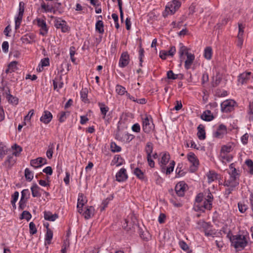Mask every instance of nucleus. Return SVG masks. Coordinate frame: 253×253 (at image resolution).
<instances>
[{
    "mask_svg": "<svg viewBox=\"0 0 253 253\" xmlns=\"http://www.w3.org/2000/svg\"><path fill=\"white\" fill-rule=\"evenodd\" d=\"M24 10H25L24 3L22 1H21L19 2V11H18V14L23 15V14L24 12Z\"/></svg>",
    "mask_w": 253,
    "mask_h": 253,
    "instance_id": "774afa93",
    "label": "nucleus"
},
{
    "mask_svg": "<svg viewBox=\"0 0 253 253\" xmlns=\"http://www.w3.org/2000/svg\"><path fill=\"white\" fill-rule=\"evenodd\" d=\"M31 217V214L28 211H24L21 215L20 219H25L27 221H29Z\"/></svg>",
    "mask_w": 253,
    "mask_h": 253,
    "instance_id": "3c124183",
    "label": "nucleus"
},
{
    "mask_svg": "<svg viewBox=\"0 0 253 253\" xmlns=\"http://www.w3.org/2000/svg\"><path fill=\"white\" fill-rule=\"evenodd\" d=\"M7 153V149L6 147L0 144V158L2 159Z\"/></svg>",
    "mask_w": 253,
    "mask_h": 253,
    "instance_id": "603ef678",
    "label": "nucleus"
},
{
    "mask_svg": "<svg viewBox=\"0 0 253 253\" xmlns=\"http://www.w3.org/2000/svg\"><path fill=\"white\" fill-rule=\"evenodd\" d=\"M37 25L40 28V34L42 36H45L48 32V28L44 20L37 18Z\"/></svg>",
    "mask_w": 253,
    "mask_h": 253,
    "instance_id": "423d86ee",
    "label": "nucleus"
},
{
    "mask_svg": "<svg viewBox=\"0 0 253 253\" xmlns=\"http://www.w3.org/2000/svg\"><path fill=\"white\" fill-rule=\"evenodd\" d=\"M186 185L183 182H179L175 187V190L176 194L180 197L183 196Z\"/></svg>",
    "mask_w": 253,
    "mask_h": 253,
    "instance_id": "2eb2a0df",
    "label": "nucleus"
},
{
    "mask_svg": "<svg viewBox=\"0 0 253 253\" xmlns=\"http://www.w3.org/2000/svg\"><path fill=\"white\" fill-rule=\"evenodd\" d=\"M98 105L100 108L101 113L102 115V118L105 119L107 113L109 110V107L103 102H98Z\"/></svg>",
    "mask_w": 253,
    "mask_h": 253,
    "instance_id": "a878e982",
    "label": "nucleus"
},
{
    "mask_svg": "<svg viewBox=\"0 0 253 253\" xmlns=\"http://www.w3.org/2000/svg\"><path fill=\"white\" fill-rule=\"evenodd\" d=\"M30 197V193L28 189H24L21 192V199L28 200Z\"/></svg>",
    "mask_w": 253,
    "mask_h": 253,
    "instance_id": "a18cd8bd",
    "label": "nucleus"
},
{
    "mask_svg": "<svg viewBox=\"0 0 253 253\" xmlns=\"http://www.w3.org/2000/svg\"><path fill=\"white\" fill-rule=\"evenodd\" d=\"M194 209L196 211H201L202 212H204L205 211L204 209L203 205L199 203H198V204L197 205H194Z\"/></svg>",
    "mask_w": 253,
    "mask_h": 253,
    "instance_id": "338daca9",
    "label": "nucleus"
},
{
    "mask_svg": "<svg viewBox=\"0 0 253 253\" xmlns=\"http://www.w3.org/2000/svg\"><path fill=\"white\" fill-rule=\"evenodd\" d=\"M85 202L84 199L83 194L79 193L78 198L77 208H83Z\"/></svg>",
    "mask_w": 253,
    "mask_h": 253,
    "instance_id": "58836bf2",
    "label": "nucleus"
},
{
    "mask_svg": "<svg viewBox=\"0 0 253 253\" xmlns=\"http://www.w3.org/2000/svg\"><path fill=\"white\" fill-rule=\"evenodd\" d=\"M95 30L99 33L102 34L104 33V24L102 20H98L95 24Z\"/></svg>",
    "mask_w": 253,
    "mask_h": 253,
    "instance_id": "473e14b6",
    "label": "nucleus"
},
{
    "mask_svg": "<svg viewBox=\"0 0 253 253\" xmlns=\"http://www.w3.org/2000/svg\"><path fill=\"white\" fill-rule=\"evenodd\" d=\"M52 119V114L48 111H44L40 118V121L45 124H48Z\"/></svg>",
    "mask_w": 253,
    "mask_h": 253,
    "instance_id": "4468645a",
    "label": "nucleus"
},
{
    "mask_svg": "<svg viewBox=\"0 0 253 253\" xmlns=\"http://www.w3.org/2000/svg\"><path fill=\"white\" fill-rule=\"evenodd\" d=\"M29 231L32 235L36 234L37 232V228L33 222H31L29 224Z\"/></svg>",
    "mask_w": 253,
    "mask_h": 253,
    "instance_id": "6e6d98bb",
    "label": "nucleus"
},
{
    "mask_svg": "<svg viewBox=\"0 0 253 253\" xmlns=\"http://www.w3.org/2000/svg\"><path fill=\"white\" fill-rule=\"evenodd\" d=\"M186 56L187 59L185 61L184 66L186 69L188 70L190 68L191 66L195 59V55L190 53L189 54H187Z\"/></svg>",
    "mask_w": 253,
    "mask_h": 253,
    "instance_id": "4be33fe9",
    "label": "nucleus"
},
{
    "mask_svg": "<svg viewBox=\"0 0 253 253\" xmlns=\"http://www.w3.org/2000/svg\"><path fill=\"white\" fill-rule=\"evenodd\" d=\"M229 177L239 178L240 173L238 172L237 169L235 168L234 163H232L229 165V170L228 171Z\"/></svg>",
    "mask_w": 253,
    "mask_h": 253,
    "instance_id": "6ab92c4d",
    "label": "nucleus"
},
{
    "mask_svg": "<svg viewBox=\"0 0 253 253\" xmlns=\"http://www.w3.org/2000/svg\"><path fill=\"white\" fill-rule=\"evenodd\" d=\"M94 209L93 207H87L85 211L83 213V215L85 219H88L94 214Z\"/></svg>",
    "mask_w": 253,
    "mask_h": 253,
    "instance_id": "cd10ccee",
    "label": "nucleus"
},
{
    "mask_svg": "<svg viewBox=\"0 0 253 253\" xmlns=\"http://www.w3.org/2000/svg\"><path fill=\"white\" fill-rule=\"evenodd\" d=\"M41 7L45 12H51L53 9L52 7H50L48 5H46L44 2H43L41 4Z\"/></svg>",
    "mask_w": 253,
    "mask_h": 253,
    "instance_id": "0e129e2a",
    "label": "nucleus"
},
{
    "mask_svg": "<svg viewBox=\"0 0 253 253\" xmlns=\"http://www.w3.org/2000/svg\"><path fill=\"white\" fill-rule=\"evenodd\" d=\"M197 224L200 228H203L205 235L207 237H214L216 235L215 230L212 229V225L210 222H207L204 220H199Z\"/></svg>",
    "mask_w": 253,
    "mask_h": 253,
    "instance_id": "f03ea898",
    "label": "nucleus"
},
{
    "mask_svg": "<svg viewBox=\"0 0 253 253\" xmlns=\"http://www.w3.org/2000/svg\"><path fill=\"white\" fill-rule=\"evenodd\" d=\"M235 102L233 100H226L221 104V110L222 112L229 113L234 110Z\"/></svg>",
    "mask_w": 253,
    "mask_h": 253,
    "instance_id": "39448f33",
    "label": "nucleus"
},
{
    "mask_svg": "<svg viewBox=\"0 0 253 253\" xmlns=\"http://www.w3.org/2000/svg\"><path fill=\"white\" fill-rule=\"evenodd\" d=\"M239 211L241 213H244L248 209V206L242 203H238V204Z\"/></svg>",
    "mask_w": 253,
    "mask_h": 253,
    "instance_id": "13d9d810",
    "label": "nucleus"
},
{
    "mask_svg": "<svg viewBox=\"0 0 253 253\" xmlns=\"http://www.w3.org/2000/svg\"><path fill=\"white\" fill-rule=\"evenodd\" d=\"M142 119V128L143 131L146 133H150L155 127L151 116L146 115Z\"/></svg>",
    "mask_w": 253,
    "mask_h": 253,
    "instance_id": "7ed1b4c3",
    "label": "nucleus"
},
{
    "mask_svg": "<svg viewBox=\"0 0 253 253\" xmlns=\"http://www.w3.org/2000/svg\"><path fill=\"white\" fill-rule=\"evenodd\" d=\"M54 26L57 29H60L61 31L64 33L69 31V27L67 25L66 22L59 18L55 20Z\"/></svg>",
    "mask_w": 253,
    "mask_h": 253,
    "instance_id": "6e6552de",
    "label": "nucleus"
},
{
    "mask_svg": "<svg viewBox=\"0 0 253 253\" xmlns=\"http://www.w3.org/2000/svg\"><path fill=\"white\" fill-rule=\"evenodd\" d=\"M197 136L200 140H204L206 138V132L205 127L202 125H199L197 127Z\"/></svg>",
    "mask_w": 253,
    "mask_h": 253,
    "instance_id": "b1692460",
    "label": "nucleus"
},
{
    "mask_svg": "<svg viewBox=\"0 0 253 253\" xmlns=\"http://www.w3.org/2000/svg\"><path fill=\"white\" fill-rule=\"evenodd\" d=\"M227 132L226 126L223 125H220L216 130L213 133V136L217 138H222Z\"/></svg>",
    "mask_w": 253,
    "mask_h": 253,
    "instance_id": "1a4fd4ad",
    "label": "nucleus"
},
{
    "mask_svg": "<svg viewBox=\"0 0 253 253\" xmlns=\"http://www.w3.org/2000/svg\"><path fill=\"white\" fill-rule=\"evenodd\" d=\"M239 184V179L236 177H231L224 181L223 185L226 187L235 188Z\"/></svg>",
    "mask_w": 253,
    "mask_h": 253,
    "instance_id": "9d476101",
    "label": "nucleus"
},
{
    "mask_svg": "<svg viewBox=\"0 0 253 253\" xmlns=\"http://www.w3.org/2000/svg\"><path fill=\"white\" fill-rule=\"evenodd\" d=\"M238 28L239 33L238 35V38L241 41V44H242L243 42L242 37L244 34V29L245 28V26L243 25L242 23H238Z\"/></svg>",
    "mask_w": 253,
    "mask_h": 253,
    "instance_id": "c9c22d12",
    "label": "nucleus"
},
{
    "mask_svg": "<svg viewBox=\"0 0 253 253\" xmlns=\"http://www.w3.org/2000/svg\"><path fill=\"white\" fill-rule=\"evenodd\" d=\"M187 159L188 161L192 164L190 167V171L191 172H194L197 169L199 166V160L195 154L193 152H190L187 155Z\"/></svg>",
    "mask_w": 253,
    "mask_h": 253,
    "instance_id": "20e7f679",
    "label": "nucleus"
},
{
    "mask_svg": "<svg viewBox=\"0 0 253 253\" xmlns=\"http://www.w3.org/2000/svg\"><path fill=\"white\" fill-rule=\"evenodd\" d=\"M46 163V159L42 157H39L36 159L32 160L30 162L31 166L35 168H40Z\"/></svg>",
    "mask_w": 253,
    "mask_h": 253,
    "instance_id": "9b49d317",
    "label": "nucleus"
},
{
    "mask_svg": "<svg viewBox=\"0 0 253 253\" xmlns=\"http://www.w3.org/2000/svg\"><path fill=\"white\" fill-rule=\"evenodd\" d=\"M212 54V48L211 46H207L204 50V57L206 59L210 60L211 58Z\"/></svg>",
    "mask_w": 253,
    "mask_h": 253,
    "instance_id": "e433bc0d",
    "label": "nucleus"
},
{
    "mask_svg": "<svg viewBox=\"0 0 253 253\" xmlns=\"http://www.w3.org/2000/svg\"><path fill=\"white\" fill-rule=\"evenodd\" d=\"M11 148L13 150L12 155L16 157L19 156L22 151V148L16 144L12 146Z\"/></svg>",
    "mask_w": 253,
    "mask_h": 253,
    "instance_id": "7c9ffc66",
    "label": "nucleus"
},
{
    "mask_svg": "<svg viewBox=\"0 0 253 253\" xmlns=\"http://www.w3.org/2000/svg\"><path fill=\"white\" fill-rule=\"evenodd\" d=\"M113 197L111 198H107L105 200H103L101 206L100 207V211H104L105 208L107 207L108 203L110 200L112 199Z\"/></svg>",
    "mask_w": 253,
    "mask_h": 253,
    "instance_id": "4d7b16f0",
    "label": "nucleus"
},
{
    "mask_svg": "<svg viewBox=\"0 0 253 253\" xmlns=\"http://www.w3.org/2000/svg\"><path fill=\"white\" fill-rule=\"evenodd\" d=\"M31 190L32 192V195L33 197H41V194L40 192L41 188L36 183L33 184V185L31 187Z\"/></svg>",
    "mask_w": 253,
    "mask_h": 253,
    "instance_id": "393cba45",
    "label": "nucleus"
},
{
    "mask_svg": "<svg viewBox=\"0 0 253 253\" xmlns=\"http://www.w3.org/2000/svg\"><path fill=\"white\" fill-rule=\"evenodd\" d=\"M62 76H57L53 80V88L54 90L57 89V90L63 87V83L62 82Z\"/></svg>",
    "mask_w": 253,
    "mask_h": 253,
    "instance_id": "aec40b11",
    "label": "nucleus"
},
{
    "mask_svg": "<svg viewBox=\"0 0 253 253\" xmlns=\"http://www.w3.org/2000/svg\"><path fill=\"white\" fill-rule=\"evenodd\" d=\"M179 45L180 48L179 49L178 53L179 55V58L181 60L184 54L187 55V54H189L190 53L188 52V49L186 46L183 45L181 43H180Z\"/></svg>",
    "mask_w": 253,
    "mask_h": 253,
    "instance_id": "c756f323",
    "label": "nucleus"
},
{
    "mask_svg": "<svg viewBox=\"0 0 253 253\" xmlns=\"http://www.w3.org/2000/svg\"><path fill=\"white\" fill-rule=\"evenodd\" d=\"M133 174L140 180L145 182H147L148 178L144 173L138 168H136L133 170Z\"/></svg>",
    "mask_w": 253,
    "mask_h": 253,
    "instance_id": "f3484780",
    "label": "nucleus"
},
{
    "mask_svg": "<svg viewBox=\"0 0 253 253\" xmlns=\"http://www.w3.org/2000/svg\"><path fill=\"white\" fill-rule=\"evenodd\" d=\"M23 16V15L18 14V15L16 17H15V28L16 30L19 28L22 20Z\"/></svg>",
    "mask_w": 253,
    "mask_h": 253,
    "instance_id": "49530a36",
    "label": "nucleus"
},
{
    "mask_svg": "<svg viewBox=\"0 0 253 253\" xmlns=\"http://www.w3.org/2000/svg\"><path fill=\"white\" fill-rule=\"evenodd\" d=\"M170 159V156L168 153H165L162 157L161 163L163 165H166Z\"/></svg>",
    "mask_w": 253,
    "mask_h": 253,
    "instance_id": "c03bdc74",
    "label": "nucleus"
},
{
    "mask_svg": "<svg viewBox=\"0 0 253 253\" xmlns=\"http://www.w3.org/2000/svg\"><path fill=\"white\" fill-rule=\"evenodd\" d=\"M28 200H24L20 199V200L19 202V207L18 209L19 210H24L26 207V203L27 202Z\"/></svg>",
    "mask_w": 253,
    "mask_h": 253,
    "instance_id": "69168bd1",
    "label": "nucleus"
},
{
    "mask_svg": "<svg viewBox=\"0 0 253 253\" xmlns=\"http://www.w3.org/2000/svg\"><path fill=\"white\" fill-rule=\"evenodd\" d=\"M167 76V78L169 79H170V80L176 79L177 78H178V76H180L181 78H182V77H183V75L181 74L178 75V74H174L173 72H172V71H171V70H169V71H168Z\"/></svg>",
    "mask_w": 253,
    "mask_h": 253,
    "instance_id": "37998d69",
    "label": "nucleus"
},
{
    "mask_svg": "<svg viewBox=\"0 0 253 253\" xmlns=\"http://www.w3.org/2000/svg\"><path fill=\"white\" fill-rule=\"evenodd\" d=\"M6 98L8 102L10 104L17 105L18 103V99L11 94L8 95V96H6Z\"/></svg>",
    "mask_w": 253,
    "mask_h": 253,
    "instance_id": "79ce46f5",
    "label": "nucleus"
},
{
    "mask_svg": "<svg viewBox=\"0 0 253 253\" xmlns=\"http://www.w3.org/2000/svg\"><path fill=\"white\" fill-rule=\"evenodd\" d=\"M87 93L88 90L86 88H83L80 92L82 100L84 103H88L89 102L88 99H87Z\"/></svg>",
    "mask_w": 253,
    "mask_h": 253,
    "instance_id": "72a5a7b5",
    "label": "nucleus"
},
{
    "mask_svg": "<svg viewBox=\"0 0 253 253\" xmlns=\"http://www.w3.org/2000/svg\"><path fill=\"white\" fill-rule=\"evenodd\" d=\"M25 176L27 181H31L33 179L34 174L28 168H26L25 169Z\"/></svg>",
    "mask_w": 253,
    "mask_h": 253,
    "instance_id": "ea45409f",
    "label": "nucleus"
},
{
    "mask_svg": "<svg viewBox=\"0 0 253 253\" xmlns=\"http://www.w3.org/2000/svg\"><path fill=\"white\" fill-rule=\"evenodd\" d=\"M17 61H12L9 64L8 67H9V68H10L12 72H14L17 69Z\"/></svg>",
    "mask_w": 253,
    "mask_h": 253,
    "instance_id": "680f3d73",
    "label": "nucleus"
},
{
    "mask_svg": "<svg viewBox=\"0 0 253 253\" xmlns=\"http://www.w3.org/2000/svg\"><path fill=\"white\" fill-rule=\"evenodd\" d=\"M252 73L250 72H245L241 74L239 76L238 81L241 84L247 83V82L250 79V76Z\"/></svg>",
    "mask_w": 253,
    "mask_h": 253,
    "instance_id": "a211bd4d",
    "label": "nucleus"
},
{
    "mask_svg": "<svg viewBox=\"0 0 253 253\" xmlns=\"http://www.w3.org/2000/svg\"><path fill=\"white\" fill-rule=\"evenodd\" d=\"M201 119L205 121L210 122L212 120L214 117L210 110H206L201 115Z\"/></svg>",
    "mask_w": 253,
    "mask_h": 253,
    "instance_id": "bb28decb",
    "label": "nucleus"
},
{
    "mask_svg": "<svg viewBox=\"0 0 253 253\" xmlns=\"http://www.w3.org/2000/svg\"><path fill=\"white\" fill-rule=\"evenodd\" d=\"M36 35L34 33H28L22 36L20 40L23 43H31L35 42Z\"/></svg>",
    "mask_w": 253,
    "mask_h": 253,
    "instance_id": "ddd939ff",
    "label": "nucleus"
},
{
    "mask_svg": "<svg viewBox=\"0 0 253 253\" xmlns=\"http://www.w3.org/2000/svg\"><path fill=\"white\" fill-rule=\"evenodd\" d=\"M129 55L127 52H123L119 59V66L121 68H124L129 64Z\"/></svg>",
    "mask_w": 253,
    "mask_h": 253,
    "instance_id": "0eeeda50",
    "label": "nucleus"
},
{
    "mask_svg": "<svg viewBox=\"0 0 253 253\" xmlns=\"http://www.w3.org/2000/svg\"><path fill=\"white\" fill-rule=\"evenodd\" d=\"M231 246L239 251L242 250L248 245V241L246 235L237 234L230 237Z\"/></svg>",
    "mask_w": 253,
    "mask_h": 253,
    "instance_id": "f257e3e1",
    "label": "nucleus"
},
{
    "mask_svg": "<svg viewBox=\"0 0 253 253\" xmlns=\"http://www.w3.org/2000/svg\"><path fill=\"white\" fill-rule=\"evenodd\" d=\"M58 217V215L56 213L52 214L49 211H44V218L46 220L50 221H54Z\"/></svg>",
    "mask_w": 253,
    "mask_h": 253,
    "instance_id": "5701e85b",
    "label": "nucleus"
},
{
    "mask_svg": "<svg viewBox=\"0 0 253 253\" xmlns=\"http://www.w3.org/2000/svg\"><path fill=\"white\" fill-rule=\"evenodd\" d=\"M116 180L118 182H123L126 181L128 178L126 169L125 168L121 169L120 170L116 173Z\"/></svg>",
    "mask_w": 253,
    "mask_h": 253,
    "instance_id": "f8f14e48",
    "label": "nucleus"
},
{
    "mask_svg": "<svg viewBox=\"0 0 253 253\" xmlns=\"http://www.w3.org/2000/svg\"><path fill=\"white\" fill-rule=\"evenodd\" d=\"M232 150V148L231 145H223L221 149V152L225 154L230 152Z\"/></svg>",
    "mask_w": 253,
    "mask_h": 253,
    "instance_id": "5fc2aeb1",
    "label": "nucleus"
},
{
    "mask_svg": "<svg viewBox=\"0 0 253 253\" xmlns=\"http://www.w3.org/2000/svg\"><path fill=\"white\" fill-rule=\"evenodd\" d=\"M174 165V161H172V162H170L169 167H167L166 169V173L167 174H169L171 172L173 171Z\"/></svg>",
    "mask_w": 253,
    "mask_h": 253,
    "instance_id": "052dcab7",
    "label": "nucleus"
},
{
    "mask_svg": "<svg viewBox=\"0 0 253 253\" xmlns=\"http://www.w3.org/2000/svg\"><path fill=\"white\" fill-rule=\"evenodd\" d=\"M176 10L177 9H176V8L174 7L173 6H172L170 3H169V4L166 7V11H167L168 13L169 14H174Z\"/></svg>",
    "mask_w": 253,
    "mask_h": 253,
    "instance_id": "864d4df0",
    "label": "nucleus"
},
{
    "mask_svg": "<svg viewBox=\"0 0 253 253\" xmlns=\"http://www.w3.org/2000/svg\"><path fill=\"white\" fill-rule=\"evenodd\" d=\"M124 160L119 155H117L114 157L113 162L116 164L117 166H120L123 164Z\"/></svg>",
    "mask_w": 253,
    "mask_h": 253,
    "instance_id": "de8ad7c7",
    "label": "nucleus"
},
{
    "mask_svg": "<svg viewBox=\"0 0 253 253\" xmlns=\"http://www.w3.org/2000/svg\"><path fill=\"white\" fill-rule=\"evenodd\" d=\"M135 226L137 227L138 228H139V227L137 225H135ZM139 233L140 237L143 240L146 241L149 240L150 236L147 232H145L144 231H142V230H140V229H139Z\"/></svg>",
    "mask_w": 253,
    "mask_h": 253,
    "instance_id": "09e8293b",
    "label": "nucleus"
},
{
    "mask_svg": "<svg viewBox=\"0 0 253 253\" xmlns=\"http://www.w3.org/2000/svg\"><path fill=\"white\" fill-rule=\"evenodd\" d=\"M204 210H211L212 208V203H209L206 200L204 201L203 204H202Z\"/></svg>",
    "mask_w": 253,
    "mask_h": 253,
    "instance_id": "e2e57ef3",
    "label": "nucleus"
},
{
    "mask_svg": "<svg viewBox=\"0 0 253 253\" xmlns=\"http://www.w3.org/2000/svg\"><path fill=\"white\" fill-rule=\"evenodd\" d=\"M53 237V232L49 228L46 230V233L45 237V242L46 244L49 245Z\"/></svg>",
    "mask_w": 253,
    "mask_h": 253,
    "instance_id": "2f4dec72",
    "label": "nucleus"
},
{
    "mask_svg": "<svg viewBox=\"0 0 253 253\" xmlns=\"http://www.w3.org/2000/svg\"><path fill=\"white\" fill-rule=\"evenodd\" d=\"M110 148L111 151L113 152H119L121 151V147L119 146H118L117 144L114 142L111 143Z\"/></svg>",
    "mask_w": 253,
    "mask_h": 253,
    "instance_id": "8fccbe9b",
    "label": "nucleus"
},
{
    "mask_svg": "<svg viewBox=\"0 0 253 253\" xmlns=\"http://www.w3.org/2000/svg\"><path fill=\"white\" fill-rule=\"evenodd\" d=\"M153 150V145L152 142H148L146 143L145 151L147 154V156H152V153Z\"/></svg>",
    "mask_w": 253,
    "mask_h": 253,
    "instance_id": "f704fd0d",
    "label": "nucleus"
},
{
    "mask_svg": "<svg viewBox=\"0 0 253 253\" xmlns=\"http://www.w3.org/2000/svg\"><path fill=\"white\" fill-rule=\"evenodd\" d=\"M208 177V182L210 183L215 180L218 179V175L213 170H210L207 174Z\"/></svg>",
    "mask_w": 253,
    "mask_h": 253,
    "instance_id": "c85d7f7f",
    "label": "nucleus"
},
{
    "mask_svg": "<svg viewBox=\"0 0 253 253\" xmlns=\"http://www.w3.org/2000/svg\"><path fill=\"white\" fill-rule=\"evenodd\" d=\"M116 91L120 95H123L127 92L126 88L121 85L117 84L116 86Z\"/></svg>",
    "mask_w": 253,
    "mask_h": 253,
    "instance_id": "a19ab883",
    "label": "nucleus"
},
{
    "mask_svg": "<svg viewBox=\"0 0 253 253\" xmlns=\"http://www.w3.org/2000/svg\"><path fill=\"white\" fill-rule=\"evenodd\" d=\"M176 52L175 46H173L170 47L168 51L162 50L160 52V57L162 59H165L167 56H173Z\"/></svg>",
    "mask_w": 253,
    "mask_h": 253,
    "instance_id": "dca6fc26",
    "label": "nucleus"
},
{
    "mask_svg": "<svg viewBox=\"0 0 253 253\" xmlns=\"http://www.w3.org/2000/svg\"><path fill=\"white\" fill-rule=\"evenodd\" d=\"M245 163L249 168L250 174H253V162L252 160L250 159L247 160Z\"/></svg>",
    "mask_w": 253,
    "mask_h": 253,
    "instance_id": "bf43d9fd",
    "label": "nucleus"
},
{
    "mask_svg": "<svg viewBox=\"0 0 253 253\" xmlns=\"http://www.w3.org/2000/svg\"><path fill=\"white\" fill-rule=\"evenodd\" d=\"M54 148V144L53 143H50L48 147V149L46 152V155L49 159H51L52 157Z\"/></svg>",
    "mask_w": 253,
    "mask_h": 253,
    "instance_id": "4c0bfd02",
    "label": "nucleus"
},
{
    "mask_svg": "<svg viewBox=\"0 0 253 253\" xmlns=\"http://www.w3.org/2000/svg\"><path fill=\"white\" fill-rule=\"evenodd\" d=\"M14 155H8L6 160L4 162L3 165L5 166L8 169H11L15 164L16 159L14 158Z\"/></svg>",
    "mask_w": 253,
    "mask_h": 253,
    "instance_id": "412c9836",
    "label": "nucleus"
}]
</instances>
